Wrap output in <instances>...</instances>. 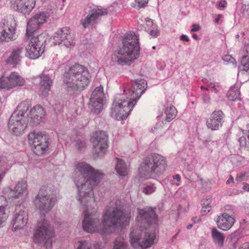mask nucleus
I'll return each instance as SVG.
<instances>
[{
  "label": "nucleus",
  "instance_id": "21",
  "mask_svg": "<svg viewBox=\"0 0 249 249\" xmlns=\"http://www.w3.org/2000/svg\"><path fill=\"white\" fill-rule=\"evenodd\" d=\"M12 7L16 10L26 14L34 8L35 0H10Z\"/></svg>",
  "mask_w": 249,
  "mask_h": 249
},
{
  "label": "nucleus",
  "instance_id": "8",
  "mask_svg": "<svg viewBox=\"0 0 249 249\" xmlns=\"http://www.w3.org/2000/svg\"><path fill=\"white\" fill-rule=\"evenodd\" d=\"M26 56L31 59L39 58L43 53L45 47V35L43 34L26 35Z\"/></svg>",
  "mask_w": 249,
  "mask_h": 249
},
{
  "label": "nucleus",
  "instance_id": "59",
  "mask_svg": "<svg viewBox=\"0 0 249 249\" xmlns=\"http://www.w3.org/2000/svg\"><path fill=\"white\" fill-rule=\"evenodd\" d=\"M245 11L247 12V14L249 15V4L246 6Z\"/></svg>",
  "mask_w": 249,
  "mask_h": 249
},
{
  "label": "nucleus",
  "instance_id": "37",
  "mask_svg": "<svg viewBox=\"0 0 249 249\" xmlns=\"http://www.w3.org/2000/svg\"><path fill=\"white\" fill-rule=\"evenodd\" d=\"M31 101L30 100H26L20 103L17 109H29L31 107Z\"/></svg>",
  "mask_w": 249,
  "mask_h": 249
},
{
  "label": "nucleus",
  "instance_id": "44",
  "mask_svg": "<svg viewBox=\"0 0 249 249\" xmlns=\"http://www.w3.org/2000/svg\"><path fill=\"white\" fill-rule=\"evenodd\" d=\"M5 211H2L0 209V227L7 219V215L5 213Z\"/></svg>",
  "mask_w": 249,
  "mask_h": 249
},
{
  "label": "nucleus",
  "instance_id": "35",
  "mask_svg": "<svg viewBox=\"0 0 249 249\" xmlns=\"http://www.w3.org/2000/svg\"><path fill=\"white\" fill-rule=\"evenodd\" d=\"M177 113L178 110H165L164 114L166 120L170 122L176 117Z\"/></svg>",
  "mask_w": 249,
  "mask_h": 249
},
{
  "label": "nucleus",
  "instance_id": "39",
  "mask_svg": "<svg viewBox=\"0 0 249 249\" xmlns=\"http://www.w3.org/2000/svg\"><path fill=\"white\" fill-rule=\"evenodd\" d=\"M79 245L77 249H92L91 245L85 240H82L78 242Z\"/></svg>",
  "mask_w": 249,
  "mask_h": 249
},
{
  "label": "nucleus",
  "instance_id": "14",
  "mask_svg": "<svg viewBox=\"0 0 249 249\" xmlns=\"http://www.w3.org/2000/svg\"><path fill=\"white\" fill-rule=\"evenodd\" d=\"M25 80L17 72H12L9 76L0 78V89H9L25 84Z\"/></svg>",
  "mask_w": 249,
  "mask_h": 249
},
{
  "label": "nucleus",
  "instance_id": "11",
  "mask_svg": "<svg viewBox=\"0 0 249 249\" xmlns=\"http://www.w3.org/2000/svg\"><path fill=\"white\" fill-rule=\"evenodd\" d=\"M95 153L103 157L108 148V135L103 131L95 132L91 139Z\"/></svg>",
  "mask_w": 249,
  "mask_h": 249
},
{
  "label": "nucleus",
  "instance_id": "27",
  "mask_svg": "<svg viewBox=\"0 0 249 249\" xmlns=\"http://www.w3.org/2000/svg\"><path fill=\"white\" fill-rule=\"evenodd\" d=\"M240 85L235 84L231 87L227 94V97L230 101H235L239 98L240 95Z\"/></svg>",
  "mask_w": 249,
  "mask_h": 249
},
{
  "label": "nucleus",
  "instance_id": "61",
  "mask_svg": "<svg viewBox=\"0 0 249 249\" xmlns=\"http://www.w3.org/2000/svg\"><path fill=\"white\" fill-rule=\"evenodd\" d=\"M244 248L245 249H249V243H246L244 244Z\"/></svg>",
  "mask_w": 249,
  "mask_h": 249
},
{
  "label": "nucleus",
  "instance_id": "36",
  "mask_svg": "<svg viewBox=\"0 0 249 249\" xmlns=\"http://www.w3.org/2000/svg\"><path fill=\"white\" fill-rule=\"evenodd\" d=\"M147 32L152 37H157L160 33L157 25H154L152 28H148Z\"/></svg>",
  "mask_w": 249,
  "mask_h": 249
},
{
  "label": "nucleus",
  "instance_id": "10",
  "mask_svg": "<svg viewBox=\"0 0 249 249\" xmlns=\"http://www.w3.org/2000/svg\"><path fill=\"white\" fill-rule=\"evenodd\" d=\"M45 187L41 188L38 194L36 196L34 203L41 213H47L54 206L56 198L53 195H49L45 191Z\"/></svg>",
  "mask_w": 249,
  "mask_h": 249
},
{
  "label": "nucleus",
  "instance_id": "52",
  "mask_svg": "<svg viewBox=\"0 0 249 249\" xmlns=\"http://www.w3.org/2000/svg\"><path fill=\"white\" fill-rule=\"evenodd\" d=\"M209 86L212 88V90L215 93H217L218 90L216 89L215 85L214 83L211 82L209 84Z\"/></svg>",
  "mask_w": 249,
  "mask_h": 249
},
{
  "label": "nucleus",
  "instance_id": "38",
  "mask_svg": "<svg viewBox=\"0 0 249 249\" xmlns=\"http://www.w3.org/2000/svg\"><path fill=\"white\" fill-rule=\"evenodd\" d=\"M156 187L153 184H150L146 185L143 190V192L146 195H150L154 193L156 190Z\"/></svg>",
  "mask_w": 249,
  "mask_h": 249
},
{
  "label": "nucleus",
  "instance_id": "23",
  "mask_svg": "<svg viewBox=\"0 0 249 249\" xmlns=\"http://www.w3.org/2000/svg\"><path fill=\"white\" fill-rule=\"evenodd\" d=\"M104 94L103 87L100 85L96 87L92 91L90 102H94L93 109H103L104 106L102 103L101 97Z\"/></svg>",
  "mask_w": 249,
  "mask_h": 249
},
{
  "label": "nucleus",
  "instance_id": "34",
  "mask_svg": "<svg viewBox=\"0 0 249 249\" xmlns=\"http://www.w3.org/2000/svg\"><path fill=\"white\" fill-rule=\"evenodd\" d=\"M24 113L23 110H15L10 118H11L15 115L13 120H15V122H25L23 119Z\"/></svg>",
  "mask_w": 249,
  "mask_h": 249
},
{
  "label": "nucleus",
  "instance_id": "62",
  "mask_svg": "<svg viewBox=\"0 0 249 249\" xmlns=\"http://www.w3.org/2000/svg\"><path fill=\"white\" fill-rule=\"evenodd\" d=\"M193 225L192 224H189L187 226L186 228L188 230L191 229L192 228Z\"/></svg>",
  "mask_w": 249,
  "mask_h": 249
},
{
  "label": "nucleus",
  "instance_id": "13",
  "mask_svg": "<svg viewBox=\"0 0 249 249\" xmlns=\"http://www.w3.org/2000/svg\"><path fill=\"white\" fill-rule=\"evenodd\" d=\"M16 23L14 18L3 19L0 24V43L9 42L14 39Z\"/></svg>",
  "mask_w": 249,
  "mask_h": 249
},
{
  "label": "nucleus",
  "instance_id": "3",
  "mask_svg": "<svg viewBox=\"0 0 249 249\" xmlns=\"http://www.w3.org/2000/svg\"><path fill=\"white\" fill-rule=\"evenodd\" d=\"M122 42V47L113 53L111 59L121 66H129L140 56L139 35L137 32L130 31L124 36Z\"/></svg>",
  "mask_w": 249,
  "mask_h": 249
},
{
  "label": "nucleus",
  "instance_id": "51",
  "mask_svg": "<svg viewBox=\"0 0 249 249\" xmlns=\"http://www.w3.org/2000/svg\"><path fill=\"white\" fill-rule=\"evenodd\" d=\"M180 39L186 42H188L190 40L189 37L185 35H181L180 36Z\"/></svg>",
  "mask_w": 249,
  "mask_h": 249
},
{
  "label": "nucleus",
  "instance_id": "41",
  "mask_svg": "<svg viewBox=\"0 0 249 249\" xmlns=\"http://www.w3.org/2000/svg\"><path fill=\"white\" fill-rule=\"evenodd\" d=\"M7 201L4 196H0V209L1 211H5V207L7 205Z\"/></svg>",
  "mask_w": 249,
  "mask_h": 249
},
{
  "label": "nucleus",
  "instance_id": "19",
  "mask_svg": "<svg viewBox=\"0 0 249 249\" xmlns=\"http://www.w3.org/2000/svg\"><path fill=\"white\" fill-rule=\"evenodd\" d=\"M38 77L40 79L39 92L42 95L45 96L51 89L54 75L53 73H46L45 71H43Z\"/></svg>",
  "mask_w": 249,
  "mask_h": 249
},
{
  "label": "nucleus",
  "instance_id": "57",
  "mask_svg": "<svg viewBox=\"0 0 249 249\" xmlns=\"http://www.w3.org/2000/svg\"><path fill=\"white\" fill-rule=\"evenodd\" d=\"M30 109H44V108L40 105H37L36 106H34L32 108L31 107Z\"/></svg>",
  "mask_w": 249,
  "mask_h": 249
},
{
  "label": "nucleus",
  "instance_id": "2",
  "mask_svg": "<svg viewBox=\"0 0 249 249\" xmlns=\"http://www.w3.org/2000/svg\"><path fill=\"white\" fill-rule=\"evenodd\" d=\"M138 215L137 221L141 231H132L130 233V241L132 246L136 249H145L150 248L156 238L154 231H150L148 228L157 220L158 215L156 213L155 208L146 207L138 209Z\"/></svg>",
  "mask_w": 249,
  "mask_h": 249
},
{
  "label": "nucleus",
  "instance_id": "40",
  "mask_svg": "<svg viewBox=\"0 0 249 249\" xmlns=\"http://www.w3.org/2000/svg\"><path fill=\"white\" fill-rule=\"evenodd\" d=\"M231 240L234 242V244H236L239 239L240 238V232L236 231L234 232L231 233L230 235Z\"/></svg>",
  "mask_w": 249,
  "mask_h": 249
},
{
  "label": "nucleus",
  "instance_id": "5",
  "mask_svg": "<svg viewBox=\"0 0 249 249\" xmlns=\"http://www.w3.org/2000/svg\"><path fill=\"white\" fill-rule=\"evenodd\" d=\"M147 88L146 81L142 79L133 80L129 84L124 86V92L130 96V100H125L119 96H116L112 104L114 109L127 107L132 109L138 100Z\"/></svg>",
  "mask_w": 249,
  "mask_h": 249
},
{
  "label": "nucleus",
  "instance_id": "50",
  "mask_svg": "<svg viewBox=\"0 0 249 249\" xmlns=\"http://www.w3.org/2000/svg\"><path fill=\"white\" fill-rule=\"evenodd\" d=\"M227 2L226 0H221L218 2V6L220 8H225L227 7Z\"/></svg>",
  "mask_w": 249,
  "mask_h": 249
},
{
  "label": "nucleus",
  "instance_id": "56",
  "mask_svg": "<svg viewBox=\"0 0 249 249\" xmlns=\"http://www.w3.org/2000/svg\"><path fill=\"white\" fill-rule=\"evenodd\" d=\"M243 189L245 191H249V185L247 183H244L243 187Z\"/></svg>",
  "mask_w": 249,
  "mask_h": 249
},
{
  "label": "nucleus",
  "instance_id": "58",
  "mask_svg": "<svg viewBox=\"0 0 249 249\" xmlns=\"http://www.w3.org/2000/svg\"><path fill=\"white\" fill-rule=\"evenodd\" d=\"M245 144L247 145V146L249 148V130L248 134L247 135V140H246V142H245Z\"/></svg>",
  "mask_w": 249,
  "mask_h": 249
},
{
  "label": "nucleus",
  "instance_id": "9",
  "mask_svg": "<svg viewBox=\"0 0 249 249\" xmlns=\"http://www.w3.org/2000/svg\"><path fill=\"white\" fill-rule=\"evenodd\" d=\"M48 136L42 132L33 131L28 134V141L33 152L37 155H42L48 146Z\"/></svg>",
  "mask_w": 249,
  "mask_h": 249
},
{
  "label": "nucleus",
  "instance_id": "60",
  "mask_svg": "<svg viewBox=\"0 0 249 249\" xmlns=\"http://www.w3.org/2000/svg\"><path fill=\"white\" fill-rule=\"evenodd\" d=\"M165 109H176V107L174 106H167L165 107Z\"/></svg>",
  "mask_w": 249,
  "mask_h": 249
},
{
  "label": "nucleus",
  "instance_id": "31",
  "mask_svg": "<svg viewBox=\"0 0 249 249\" xmlns=\"http://www.w3.org/2000/svg\"><path fill=\"white\" fill-rule=\"evenodd\" d=\"M110 114L114 119L118 121L124 120L128 116V113L125 110H111Z\"/></svg>",
  "mask_w": 249,
  "mask_h": 249
},
{
  "label": "nucleus",
  "instance_id": "18",
  "mask_svg": "<svg viewBox=\"0 0 249 249\" xmlns=\"http://www.w3.org/2000/svg\"><path fill=\"white\" fill-rule=\"evenodd\" d=\"M3 193L9 198H19L28 194L26 182L21 181L18 182L14 190L8 187L3 189Z\"/></svg>",
  "mask_w": 249,
  "mask_h": 249
},
{
  "label": "nucleus",
  "instance_id": "48",
  "mask_svg": "<svg viewBox=\"0 0 249 249\" xmlns=\"http://www.w3.org/2000/svg\"><path fill=\"white\" fill-rule=\"evenodd\" d=\"M245 177V173H239L237 174L236 177V180L237 181H242L243 180L244 178Z\"/></svg>",
  "mask_w": 249,
  "mask_h": 249
},
{
  "label": "nucleus",
  "instance_id": "15",
  "mask_svg": "<svg viewBox=\"0 0 249 249\" xmlns=\"http://www.w3.org/2000/svg\"><path fill=\"white\" fill-rule=\"evenodd\" d=\"M53 39L54 44L59 45L63 42L68 47L75 43L73 35L71 34L69 29L67 27H63L56 32L54 34Z\"/></svg>",
  "mask_w": 249,
  "mask_h": 249
},
{
  "label": "nucleus",
  "instance_id": "22",
  "mask_svg": "<svg viewBox=\"0 0 249 249\" xmlns=\"http://www.w3.org/2000/svg\"><path fill=\"white\" fill-rule=\"evenodd\" d=\"M217 227L225 231L230 230L235 223L234 217L227 213L217 216L215 220Z\"/></svg>",
  "mask_w": 249,
  "mask_h": 249
},
{
  "label": "nucleus",
  "instance_id": "45",
  "mask_svg": "<svg viewBox=\"0 0 249 249\" xmlns=\"http://www.w3.org/2000/svg\"><path fill=\"white\" fill-rule=\"evenodd\" d=\"M135 1L138 4V6L139 8L145 7L148 2V0H135Z\"/></svg>",
  "mask_w": 249,
  "mask_h": 249
},
{
  "label": "nucleus",
  "instance_id": "55",
  "mask_svg": "<svg viewBox=\"0 0 249 249\" xmlns=\"http://www.w3.org/2000/svg\"><path fill=\"white\" fill-rule=\"evenodd\" d=\"M222 18V15L221 14H218V15H217L216 17L214 19V22L215 23H217V24L219 23V20Z\"/></svg>",
  "mask_w": 249,
  "mask_h": 249
},
{
  "label": "nucleus",
  "instance_id": "26",
  "mask_svg": "<svg viewBox=\"0 0 249 249\" xmlns=\"http://www.w3.org/2000/svg\"><path fill=\"white\" fill-rule=\"evenodd\" d=\"M211 234L215 244L220 248L222 247L225 239L224 233L220 232L215 228H213L212 229Z\"/></svg>",
  "mask_w": 249,
  "mask_h": 249
},
{
  "label": "nucleus",
  "instance_id": "20",
  "mask_svg": "<svg viewBox=\"0 0 249 249\" xmlns=\"http://www.w3.org/2000/svg\"><path fill=\"white\" fill-rule=\"evenodd\" d=\"M225 115L221 110H214L207 121V127L212 130H217L222 125Z\"/></svg>",
  "mask_w": 249,
  "mask_h": 249
},
{
  "label": "nucleus",
  "instance_id": "53",
  "mask_svg": "<svg viewBox=\"0 0 249 249\" xmlns=\"http://www.w3.org/2000/svg\"><path fill=\"white\" fill-rule=\"evenodd\" d=\"M200 26L198 25L194 24L193 26V28L191 29L192 32H197L199 30Z\"/></svg>",
  "mask_w": 249,
  "mask_h": 249
},
{
  "label": "nucleus",
  "instance_id": "29",
  "mask_svg": "<svg viewBox=\"0 0 249 249\" xmlns=\"http://www.w3.org/2000/svg\"><path fill=\"white\" fill-rule=\"evenodd\" d=\"M245 50L248 54L243 56L240 60L241 66L240 70L248 71H249V44L245 46Z\"/></svg>",
  "mask_w": 249,
  "mask_h": 249
},
{
  "label": "nucleus",
  "instance_id": "4",
  "mask_svg": "<svg viewBox=\"0 0 249 249\" xmlns=\"http://www.w3.org/2000/svg\"><path fill=\"white\" fill-rule=\"evenodd\" d=\"M89 71L84 66L75 64L66 71L63 76V84L70 94H78L89 83Z\"/></svg>",
  "mask_w": 249,
  "mask_h": 249
},
{
  "label": "nucleus",
  "instance_id": "7",
  "mask_svg": "<svg viewBox=\"0 0 249 249\" xmlns=\"http://www.w3.org/2000/svg\"><path fill=\"white\" fill-rule=\"evenodd\" d=\"M54 233L47 220L44 218L38 221L34 230L33 241L36 243H43L46 249H52Z\"/></svg>",
  "mask_w": 249,
  "mask_h": 249
},
{
  "label": "nucleus",
  "instance_id": "25",
  "mask_svg": "<svg viewBox=\"0 0 249 249\" xmlns=\"http://www.w3.org/2000/svg\"><path fill=\"white\" fill-rule=\"evenodd\" d=\"M45 110H29L28 113V121L33 125H36L41 122L45 115Z\"/></svg>",
  "mask_w": 249,
  "mask_h": 249
},
{
  "label": "nucleus",
  "instance_id": "33",
  "mask_svg": "<svg viewBox=\"0 0 249 249\" xmlns=\"http://www.w3.org/2000/svg\"><path fill=\"white\" fill-rule=\"evenodd\" d=\"M112 249H129L127 243L123 238L119 237L115 239Z\"/></svg>",
  "mask_w": 249,
  "mask_h": 249
},
{
  "label": "nucleus",
  "instance_id": "24",
  "mask_svg": "<svg viewBox=\"0 0 249 249\" xmlns=\"http://www.w3.org/2000/svg\"><path fill=\"white\" fill-rule=\"evenodd\" d=\"M15 115L9 119L8 123L9 130L11 133L16 136L20 135L27 127V124L25 122H15L13 120Z\"/></svg>",
  "mask_w": 249,
  "mask_h": 249
},
{
  "label": "nucleus",
  "instance_id": "32",
  "mask_svg": "<svg viewBox=\"0 0 249 249\" xmlns=\"http://www.w3.org/2000/svg\"><path fill=\"white\" fill-rule=\"evenodd\" d=\"M211 202L212 199L210 196H208L205 199L202 200L201 204L202 208L201 210V213L203 215L207 213L210 211Z\"/></svg>",
  "mask_w": 249,
  "mask_h": 249
},
{
  "label": "nucleus",
  "instance_id": "30",
  "mask_svg": "<svg viewBox=\"0 0 249 249\" xmlns=\"http://www.w3.org/2000/svg\"><path fill=\"white\" fill-rule=\"evenodd\" d=\"M115 170L120 176H125L127 174L128 169L124 161L120 159L117 158Z\"/></svg>",
  "mask_w": 249,
  "mask_h": 249
},
{
  "label": "nucleus",
  "instance_id": "47",
  "mask_svg": "<svg viewBox=\"0 0 249 249\" xmlns=\"http://www.w3.org/2000/svg\"><path fill=\"white\" fill-rule=\"evenodd\" d=\"M75 145L77 148L80 150L81 149L85 146V143L84 142H83L80 140H77L76 141Z\"/></svg>",
  "mask_w": 249,
  "mask_h": 249
},
{
  "label": "nucleus",
  "instance_id": "43",
  "mask_svg": "<svg viewBox=\"0 0 249 249\" xmlns=\"http://www.w3.org/2000/svg\"><path fill=\"white\" fill-rule=\"evenodd\" d=\"M146 23L145 26V30L147 32L148 28H152L154 25H156L154 23L153 20L150 18H146L145 19Z\"/></svg>",
  "mask_w": 249,
  "mask_h": 249
},
{
  "label": "nucleus",
  "instance_id": "64",
  "mask_svg": "<svg viewBox=\"0 0 249 249\" xmlns=\"http://www.w3.org/2000/svg\"><path fill=\"white\" fill-rule=\"evenodd\" d=\"M193 37L194 39H198V36L196 34H194L193 35Z\"/></svg>",
  "mask_w": 249,
  "mask_h": 249
},
{
  "label": "nucleus",
  "instance_id": "17",
  "mask_svg": "<svg viewBox=\"0 0 249 249\" xmlns=\"http://www.w3.org/2000/svg\"><path fill=\"white\" fill-rule=\"evenodd\" d=\"M107 9H93L84 19L81 20V23L84 28H86L98 22L100 16L107 15Z\"/></svg>",
  "mask_w": 249,
  "mask_h": 249
},
{
  "label": "nucleus",
  "instance_id": "63",
  "mask_svg": "<svg viewBox=\"0 0 249 249\" xmlns=\"http://www.w3.org/2000/svg\"><path fill=\"white\" fill-rule=\"evenodd\" d=\"M200 89H201L202 90H204V89H205V90H208V89L207 88H206V87H204V86H201L200 87Z\"/></svg>",
  "mask_w": 249,
  "mask_h": 249
},
{
  "label": "nucleus",
  "instance_id": "12",
  "mask_svg": "<svg viewBox=\"0 0 249 249\" xmlns=\"http://www.w3.org/2000/svg\"><path fill=\"white\" fill-rule=\"evenodd\" d=\"M49 17L50 14L47 11L36 13L29 20L27 24L26 35L39 34L37 33L38 29L46 22Z\"/></svg>",
  "mask_w": 249,
  "mask_h": 249
},
{
  "label": "nucleus",
  "instance_id": "28",
  "mask_svg": "<svg viewBox=\"0 0 249 249\" xmlns=\"http://www.w3.org/2000/svg\"><path fill=\"white\" fill-rule=\"evenodd\" d=\"M21 49L17 48L13 50L9 57L7 59L6 62L8 64L15 66L20 61V53Z\"/></svg>",
  "mask_w": 249,
  "mask_h": 249
},
{
  "label": "nucleus",
  "instance_id": "46",
  "mask_svg": "<svg viewBox=\"0 0 249 249\" xmlns=\"http://www.w3.org/2000/svg\"><path fill=\"white\" fill-rule=\"evenodd\" d=\"M202 100L205 103H209L210 102L211 98L208 93H203L202 95Z\"/></svg>",
  "mask_w": 249,
  "mask_h": 249
},
{
  "label": "nucleus",
  "instance_id": "42",
  "mask_svg": "<svg viewBox=\"0 0 249 249\" xmlns=\"http://www.w3.org/2000/svg\"><path fill=\"white\" fill-rule=\"evenodd\" d=\"M222 59L224 61L230 62L231 63H232L233 65H235L236 64L235 59L230 55H224Z\"/></svg>",
  "mask_w": 249,
  "mask_h": 249
},
{
  "label": "nucleus",
  "instance_id": "49",
  "mask_svg": "<svg viewBox=\"0 0 249 249\" xmlns=\"http://www.w3.org/2000/svg\"><path fill=\"white\" fill-rule=\"evenodd\" d=\"M173 180H172V184H175L177 185H178V184L175 182V180H177V181H179L180 180V177L179 175L177 174L173 176Z\"/></svg>",
  "mask_w": 249,
  "mask_h": 249
},
{
  "label": "nucleus",
  "instance_id": "16",
  "mask_svg": "<svg viewBox=\"0 0 249 249\" xmlns=\"http://www.w3.org/2000/svg\"><path fill=\"white\" fill-rule=\"evenodd\" d=\"M28 219V210L23 206H18L16 209L13 219V229L17 230L23 228L26 225Z\"/></svg>",
  "mask_w": 249,
  "mask_h": 249
},
{
  "label": "nucleus",
  "instance_id": "54",
  "mask_svg": "<svg viewBox=\"0 0 249 249\" xmlns=\"http://www.w3.org/2000/svg\"><path fill=\"white\" fill-rule=\"evenodd\" d=\"M233 182H234L233 177L231 175H230L229 179L226 181V184H230L231 183H233Z\"/></svg>",
  "mask_w": 249,
  "mask_h": 249
},
{
  "label": "nucleus",
  "instance_id": "6",
  "mask_svg": "<svg viewBox=\"0 0 249 249\" xmlns=\"http://www.w3.org/2000/svg\"><path fill=\"white\" fill-rule=\"evenodd\" d=\"M167 161L163 156L153 153L146 157L141 164L140 170L145 178L160 176L166 170Z\"/></svg>",
  "mask_w": 249,
  "mask_h": 249
},
{
  "label": "nucleus",
  "instance_id": "1",
  "mask_svg": "<svg viewBox=\"0 0 249 249\" xmlns=\"http://www.w3.org/2000/svg\"><path fill=\"white\" fill-rule=\"evenodd\" d=\"M80 175L74 178L77 188V200L85 209L82 222L84 230L88 232L97 231L104 234L111 232L110 229L115 227H124L129 223L130 215L125 213L119 207L109 208L105 212L102 225L98 226L99 220L95 218L96 209H91V203H95L93 189L97 186L104 177L100 171L95 170L89 164L79 162L76 165Z\"/></svg>",
  "mask_w": 249,
  "mask_h": 249
}]
</instances>
